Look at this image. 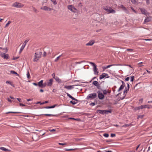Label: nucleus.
I'll return each mask as SVG.
<instances>
[{
	"label": "nucleus",
	"instance_id": "nucleus-1",
	"mask_svg": "<svg viewBox=\"0 0 152 152\" xmlns=\"http://www.w3.org/2000/svg\"><path fill=\"white\" fill-rule=\"evenodd\" d=\"M42 52L41 51L37 52L35 53L34 61H37L41 57Z\"/></svg>",
	"mask_w": 152,
	"mask_h": 152
},
{
	"label": "nucleus",
	"instance_id": "nucleus-2",
	"mask_svg": "<svg viewBox=\"0 0 152 152\" xmlns=\"http://www.w3.org/2000/svg\"><path fill=\"white\" fill-rule=\"evenodd\" d=\"M97 96V94L96 93H94L91 94L87 96V99H95Z\"/></svg>",
	"mask_w": 152,
	"mask_h": 152
},
{
	"label": "nucleus",
	"instance_id": "nucleus-3",
	"mask_svg": "<svg viewBox=\"0 0 152 152\" xmlns=\"http://www.w3.org/2000/svg\"><path fill=\"white\" fill-rule=\"evenodd\" d=\"M12 6L16 8H20L23 7L24 5L17 2H16L12 4Z\"/></svg>",
	"mask_w": 152,
	"mask_h": 152
},
{
	"label": "nucleus",
	"instance_id": "nucleus-4",
	"mask_svg": "<svg viewBox=\"0 0 152 152\" xmlns=\"http://www.w3.org/2000/svg\"><path fill=\"white\" fill-rule=\"evenodd\" d=\"M67 8L68 10L74 13L76 12L77 11V10L72 5H68Z\"/></svg>",
	"mask_w": 152,
	"mask_h": 152
},
{
	"label": "nucleus",
	"instance_id": "nucleus-5",
	"mask_svg": "<svg viewBox=\"0 0 152 152\" xmlns=\"http://www.w3.org/2000/svg\"><path fill=\"white\" fill-rule=\"evenodd\" d=\"M148 108L149 109L150 107H148V105H141L140 106L136 107L135 108L134 110H139L140 109H142L143 108Z\"/></svg>",
	"mask_w": 152,
	"mask_h": 152
},
{
	"label": "nucleus",
	"instance_id": "nucleus-6",
	"mask_svg": "<svg viewBox=\"0 0 152 152\" xmlns=\"http://www.w3.org/2000/svg\"><path fill=\"white\" fill-rule=\"evenodd\" d=\"M127 88L126 87L125 88L124 91V96L122 98H121V100H123L125 98L128 91H129V83H127Z\"/></svg>",
	"mask_w": 152,
	"mask_h": 152
},
{
	"label": "nucleus",
	"instance_id": "nucleus-7",
	"mask_svg": "<svg viewBox=\"0 0 152 152\" xmlns=\"http://www.w3.org/2000/svg\"><path fill=\"white\" fill-rule=\"evenodd\" d=\"M104 9L109 13H115V11L111 7H104Z\"/></svg>",
	"mask_w": 152,
	"mask_h": 152
},
{
	"label": "nucleus",
	"instance_id": "nucleus-8",
	"mask_svg": "<svg viewBox=\"0 0 152 152\" xmlns=\"http://www.w3.org/2000/svg\"><path fill=\"white\" fill-rule=\"evenodd\" d=\"M97 93L98 94V97L100 99H103L104 98V95L102 94L100 91H98Z\"/></svg>",
	"mask_w": 152,
	"mask_h": 152
},
{
	"label": "nucleus",
	"instance_id": "nucleus-9",
	"mask_svg": "<svg viewBox=\"0 0 152 152\" xmlns=\"http://www.w3.org/2000/svg\"><path fill=\"white\" fill-rule=\"evenodd\" d=\"M0 56L5 59H7L9 58V55L4 53L0 52Z\"/></svg>",
	"mask_w": 152,
	"mask_h": 152
},
{
	"label": "nucleus",
	"instance_id": "nucleus-10",
	"mask_svg": "<svg viewBox=\"0 0 152 152\" xmlns=\"http://www.w3.org/2000/svg\"><path fill=\"white\" fill-rule=\"evenodd\" d=\"M28 40H26L24 42H23V45L22 47H21V48L20 49L19 53H20L22 51V50H23L24 48L26 43L28 42Z\"/></svg>",
	"mask_w": 152,
	"mask_h": 152
},
{
	"label": "nucleus",
	"instance_id": "nucleus-11",
	"mask_svg": "<svg viewBox=\"0 0 152 152\" xmlns=\"http://www.w3.org/2000/svg\"><path fill=\"white\" fill-rule=\"evenodd\" d=\"M120 7L121 8L122 10L126 14H129V12L128 10L123 5H121Z\"/></svg>",
	"mask_w": 152,
	"mask_h": 152
},
{
	"label": "nucleus",
	"instance_id": "nucleus-12",
	"mask_svg": "<svg viewBox=\"0 0 152 152\" xmlns=\"http://www.w3.org/2000/svg\"><path fill=\"white\" fill-rule=\"evenodd\" d=\"M53 79H50L47 82V85L48 86H51L53 84Z\"/></svg>",
	"mask_w": 152,
	"mask_h": 152
},
{
	"label": "nucleus",
	"instance_id": "nucleus-13",
	"mask_svg": "<svg viewBox=\"0 0 152 152\" xmlns=\"http://www.w3.org/2000/svg\"><path fill=\"white\" fill-rule=\"evenodd\" d=\"M95 42L94 40H92L90 41L88 43L86 44V46H91L93 45Z\"/></svg>",
	"mask_w": 152,
	"mask_h": 152
},
{
	"label": "nucleus",
	"instance_id": "nucleus-14",
	"mask_svg": "<svg viewBox=\"0 0 152 152\" xmlns=\"http://www.w3.org/2000/svg\"><path fill=\"white\" fill-rule=\"evenodd\" d=\"M139 9L142 14H143L145 15H146L147 11H146V10L145 8H140Z\"/></svg>",
	"mask_w": 152,
	"mask_h": 152
},
{
	"label": "nucleus",
	"instance_id": "nucleus-15",
	"mask_svg": "<svg viewBox=\"0 0 152 152\" xmlns=\"http://www.w3.org/2000/svg\"><path fill=\"white\" fill-rule=\"evenodd\" d=\"M107 76H108V75L107 74L105 73H103L101 75H100L99 79H102Z\"/></svg>",
	"mask_w": 152,
	"mask_h": 152
},
{
	"label": "nucleus",
	"instance_id": "nucleus-16",
	"mask_svg": "<svg viewBox=\"0 0 152 152\" xmlns=\"http://www.w3.org/2000/svg\"><path fill=\"white\" fill-rule=\"evenodd\" d=\"M75 85H73L72 86H64V88H66L68 90H70L74 88L73 86Z\"/></svg>",
	"mask_w": 152,
	"mask_h": 152
},
{
	"label": "nucleus",
	"instance_id": "nucleus-17",
	"mask_svg": "<svg viewBox=\"0 0 152 152\" xmlns=\"http://www.w3.org/2000/svg\"><path fill=\"white\" fill-rule=\"evenodd\" d=\"M66 94L67 95V96L70 98L71 99H72L74 100H75V101H77V102L78 101V100H77L74 98L70 94H69V93H66Z\"/></svg>",
	"mask_w": 152,
	"mask_h": 152
},
{
	"label": "nucleus",
	"instance_id": "nucleus-18",
	"mask_svg": "<svg viewBox=\"0 0 152 152\" xmlns=\"http://www.w3.org/2000/svg\"><path fill=\"white\" fill-rule=\"evenodd\" d=\"M66 94L67 95V96L70 98L71 99H72L74 100H75V101H77V102L78 101V100H77L74 98L70 94H69V93H66Z\"/></svg>",
	"mask_w": 152,
	"mask_h": 152
},
{
	"label": "nucleus",
	"instance_id": "nucleus-19",
	"mask_svg": "<svg viewBox=\"0 0 152 152\" xmlns=\"http://www.w3.org/2000/svg\"><path fill=\"white\" fill-rule=\"evenodd\" d=\"M66 94L67 95V96L70 98L71 99H72L74 100H75V101H77V102L78 101V100H77L74 98L70 94H69V93H66Z\"/></svg>",
	"mask_w": 152,
	"mask_h": 152
},
{
	"label": "nucleus",
	"instance_id": "nucleus-20",
	"mask_svg": "<svg viewBox=\"0 0 152 152\" xmlns=\"http://www.w3.org/2000/svg\"><path fill=\"white\" fill-rule=\"evenodd\" d=\"M96 112L98 113L104 114H105V110H98L96 111Z\"/></svg>",
	"mask_w": 152,
	"mask_h": 152
},
{
	"label": "nucleus",
	"instance_id": "nucleus-21",
	"mask_svg": "<svg viewBox=\"0 0 152 152\" xmlns=\"http://www.w3.org/2000/svg\"><path fill=\"white\" fill-rule=\"evenodd\" d=\"M43 80H41L38 83V86L40 88H42Z\"/></svg>",
	"mask_w": 152,
	"mask_h": 152
},
{
	"label": "nucleus",
	"instance_id": "nucleus-22",
	"mask_svg": "<svg viewBox=\"0 0 152 152\" xmlns=\"http://www.w3.org/2000/svg\"><path fill=\"white\" fill-rule=\"evenodd\" d=\"M41 9L45 10L50 11L52 10V9L51 8H49L46 6H44L42 8H41Z\"/></svg>",
	"mask_w": 152,
	"mask_h": 152
},
{
	"label": "nucleus",
	"instance_id": "nucleus-23",
	"mask_svg": "<svg viewBox=\"0 0 152 152\" xmlns=\"http://www.w3.org/2000/svg\"><path fill=\"white\" fill-rule=\"evenodd\" d=\"M89 64H91L93 66V70L97 69L96 65L94 63L92 62H89Z\"/></svg>",
	"mask_w": 152,
	"mask_h": 152
},
{
	"label": "nucleus",
	"instance_id": "nucleus-24",
	"mask_svg": "<svg viewBox=\"0 0 152 152\" xmlns=\"http://www.w3.org/2000/svg\"><path fill=\"white\" fill-rule=\"evenodd\" d=\"M0 149L2 150V151H10V150L7 149L5 148L4 147H0Z\"/></svg>",
	"mask_w": 152,
	"mask_h": 152
},
{
	"label": "nucleus",
	"instance_id": "nucleus-25",
	"mask_svg": "<svg viewBox=\"0 0 152 152\" xmlns=\"http://www.w3.org/2000/svg\"><path fill=\"white\" fill-rule=\"evenodd\" d=\"M55 79L56 81L59 83H61V80L59 79L58 77L56 76V77L54 78Z\"/></svg>",
	"mask_w": 152,
	"mask_h": 152
},
{
	"label": "nucleus",
	"instance_id": "nucleus-26",
	"mask_svg": "<svg viewBox=\"0 0 152 152\" xmlns=\"http://www.w3.org/2000/svg\"><path fill=\"white\" fill-rule=\"evenodd\" d=\"M151 21V18L148 17L146 19L144 20V23L147 22H149Z\"/></svg>",
	"mask_w": 152,
	"mask_h": 152
},
{
	"label": "nucleus",
	"instance_id": "nucleus-27",
	"mask_svg": "<svg viewBox=\"0 0 152 152\" xmlns=\"http://www.w3.org/2000/svg\"><path fill=\"white\" fill-rule=\"evenodd\" d=\"M125 86V85H121V86H120V87L119 88V89H118V91L119 92L121 90L123 89L124 88V87Z\"/></svg>",
	"mask_w": 152,
	"mask_h": 152
},
{
	"label": "nucleus",
	"instance_id": "nucleus-28",
	"mask_svg": "<svg viewBox=\"0 0 152 152\" xmlns=\"http://www.w3.org/2000/svg\"><path fill=\"white\" fill-rule=\"evenodd\" d=\"M20 112H9L6 113V114L9 113H20Z\"/></svg>",
	"mask_w": 152,
	"mask_h": 152
},
{
	"label": "nucleus",
	"instance_id": "nucleus-29",
	"mask_svg": "<svg viewBox=\"0 0 152 152\" xmlns=\"http://www.w3.org/2000/svg\"><path fill=\"white\" fill-rule=\"evenodd\" d=\"M98 69L97 68L94 69L93 70L94 72V74L95 75H98L99 73V72L97 71Z\"/></svg>",
	"mask_w": 152,
	"mask_h": 152
},
{
	"label": "nucleus",
	"instance_id": "nucleus-30",
	"mask_svg": "<svg viewBox=\"0 0 152 152\" xmlns=\"http://www.w3.org/2000/svg\"><path fill=\"white\" fill-rule=\"evenodd\" d=\"M10 73L11 74H15V75L16 76H18L19 75L17 72H15L14 71L11 70L10 71Z\"/></svg>",
	"mask_w": 152,
	"mask_h": 152
},
{
	"label": "nucleus",
	"instance_id": "nucleus-31",
	"mask_svg": "<svg viewBox=\"0 0 152 152\" xmlns=\"http://www.w3.org/2000/svg\"><path fill=\"white\" fill-rule=\"evenodd\" d=\"M92 84L94 86H96L98 84H99V83L97 81H95L93 82Z\"/></svg>",
	"mask_w": 152,
	"mask_h": 152
},
{
	"label": "nucleus",
	"instance_id": "nucleus-32",
	"mask_svg": "<svg viewBox=\"0 0 152 152\" xmlns=\"http://www.w3.org/2000/svg\"><path fill=\"white\" fill-rule=\"evenodd\" d=\"M114 65H114V64L109 65L107 66L103 67V69L104 70V69H107V68L110 67V66H113Z\"/></svg>",
	"mask_w": 152,
	"mask_h": 152
},
{
	"label": "nucleus",
	"instance_id": "nucleus-33",
	"mask_svg": "<svg viewBox=\"0 0 152 152\" xmlns=\"http://www.w3.org/2000/svg\"><path fill=\"white\" fill-rule=\"evenodd\" d=\"M77 103V102L74 100V101H70V103L72 104H75Z\"/></svg>",
	"mask_w": 152,
	"mask_h": 152
},
{
	"label": "nucleus",
	"instance_id": "nucleus-34",
	"mask_svg": "<svg viewBox=\"0 0 152 152\" xmlns=\"http://www.w3.org/2000/svg\"><path fill=\"white\" fill-rule=\"evenodd\" d=\"M27 76L28 79H30L31 77L30 75L29 71H28L27 74Z\"/></svg>",
	"mask_w": 152,
	"mask_h": 152
},
{
	"label": "nucleus",
	"instance_id": "nucleus-35",
	"mask_svg": "<svg viewBox=\"0 0 152 152\" xmlns=\"http://www.w3.org/2000/svg\"><path fill=\"white\" fill-rule=\"evenodd\" d=\"M105 110V114H108V113H111L112 112V111L111 110Z\"/></svg>",
	"mask_w": 152,
	"mask_h": 152
},
{
	"label": "nucleus",
	"instance_id": "nucleus-36",
	"mask_svg": "<svg viewBox=\"0 0 152 152\" xmlns=\"http://www.w3.org/2000/svg\"><path fill=\"white\" fill-rule=\"evenodd\" d=\"M103 94L104 95H106L107 94V90H103Z\"/></svg>",
	"mask_w": 152,
	"mask_h": 152
},
{
	"label": "nucleus",
	"instance_id": "nucleus-37",
	"mask_svg": "<svg viewBox=\"0 0 152 152\" xmlns=\"http://www.w3.org/2000/svg\"><path fill=\"white\" fill-rule=\"evenodd\" d=\"M45 115L47 116H54L55 115L53 114H44Z\"/></svg>",
	"mask_w": 152,
	"mask_h": 152
},
{
	"label": "nucleus",
	"instance_id": "nucleus-38",
	"mask_svg": "<svg viewBox=\"0 0 152 152\" xmlns=\"http://www.w3.org/2000/svg\"><path fill=\"white\" fill-rule=\"evenodd\" d=\"M62 55L59 56L55 60V61L57 62V61L59 59V58Z\"/></svg>",
	"mask_w": 152,
	"mask_h": 152
},
{
	"label": "nucleus",
	"instance_id": "nucleus-39",
	"mask_svg": "<svg viewBox=\"0 0 152 152\" xmlns=\"http://www.w3.org/2000/svg\"><path fill=\"white\" fill-rule=\"evenodd\" d=\"M51 1L53 2L54 4L56 5L57 4V2L56 0H51Z\"/></svg>",
	"mask_w": 152,
	"mask_h": 152
},
{
	"label": "nucleus",
	"instance_id": "nucleus-40",
	"mask_svg": "<svg viewBox=\"0 0 152 152\" xmlns=\"http://www.w3.org/2000/svg\"><path fill=\"white\" fill-rule=\"evenodd\" d=\"M11 23V22L10 21H9L5 25V27H7L9 24Z\"/></svg>",
	"mask_w": 152,
	"mask_h": 152
},
{
	"label": "nucleus",
	"instance_id": "nucleus-41",
	"mask_svg": "<svg viewBox=\"0 0 152 152\" xmlns=\"http://www.w3.org/2000/svg\"><path fill=\"white\" fill-rule=\"evenodd\" d=\"M47 83H43V86L42 88H44L45 87L46 85H47Z\"/></svg>",
	"mask_w": 152,
	"mask_h": 152
},
{
	"label": "nucleus",
	"instance_id": "nucleus-42",
	"mask_svg": "<svg viewBox=\"0 0 152 152\" xmlns=\"http://www.w3.org/2000/svg\"><path fill=\"white\" fill-rule=\"evenodd\" d=\"M48 102H49L48 101H46L44 102H42V103H41L40 104L41 105L43 104H44L45 103H48Z\"/></svg>",
	"mask_w": 152,
	"mask_h": 152
},
{
	"label": "nucleus",
	"instance_id": "nucleus-43",
	"mask_svg": "<svg viewBox=\"0 0 152 152\" xmlns=\"http://www.w3.org/2000/svg\"><path fill=\"white\" fill-rule=\"evenodd\" d=\"M74 149H65V151H71L74 150Z\"/></svg>",
	"mask_w": 152,
	"mask_h": 152
},
{
	"label": "nucleus",
	"instance_id": "nucleus-44",
	"mask_svg": "<svg viewBox=\"0 0 152 152\" xmlns=\"http://www.w3.org/2000/svg\"><path fill=\"white\" fill-rule=\"evenodd\" d=\"M103 135L106 137H107L109 136V134H104Z\"/></svg>",
	"mask_w": 152,
	"mask_h": 152
},
{
	"label": "nucleus",
	"instance_id": "nucleus-45",
	"mask_svg": "<svg viewBox=\"0 0 152 152\" xmlns=\"http://www.w3.org/2000/svg\"><path fill=\"white\" fill-rule=\"evenodd\" d=\"M131 1L133 4H135L136 2V0H131Z\"/></svg>",
	"mask_w": 152,
	"mask_h": 152
},
{
	"label": "nucleus",
	"instance_id": "nucleus-46",
	"mask_svg": "<svg viewBox=\"0 0 152 152\" xmlns=\"http://www.w3.org/2000/svg\"><path fill=\"white\" fill-rule=\"evenodd\" d=\"M134 76H132L131 77V81L132 82H133L134 80Z\"/></svg>",
	"mask_w": 152,
	"mask_h": 152
},
{
	"label": "nucleus",
	"instance_id": "nucleus-47",
	"mask_svg": "<svg viewBox=\"0 0 152 152\" xmlns=\"http://www.w3.org/2000/svg\"><path fill=\"white\" fill-rule=\"evenodd\" d=\"M58 143L59 145H66V143H61L60 142H58Z\"/></svg>",
	"mask_w": 152,
	"mask_h": 152
},
{
	"label": "nucleus",
	"instance_id": "nucleus-48",
	"mask_svg": "<svg viewBox=\"0 0 152 152\" xmlns=\"http://www.w3.org/2000/svg\"><path fill=\"white\" fill-rule=\"evenodd\" d=\"M131 9H132V10L135 13H137L136 12V11L134 10V8L132 7H131Z\"/></svg>",
	"mask_w": 152,
	"mask_h": 152
},
{
	"label": "nucleus",
	"instance_id": "nucleus-49",
	"mask_svg": "<svg viewBox=\"0 0 152 152\" xmlns=\"http://www.w3.org/2000/svg\"><path fill=\"white\" fill-rule=\"evenodd\" d=\"M97 87V88L98 89H101V87L100 86V84H98L97 86H96Z\"/></svg>",
	"mask_w": 152,
	"mask_h": 152
},
{
	"label": "nucleus",
	"instance_id": "nucleus-50",
	"mask_svg": "<svg viewBox=\"0 0 152 152\" xmlns=\"http://www.w3.org/2000/svg\"><path fill=\"white\" fill-rule=\"evenodd\" d=\"M129 126V125L128 124H125V125L123 126H122V127H127V126Z\"/></svg>",
	"mask_w": 152,
	"mask_h": 152
},
{
	"label": "nucleus",
	"instance_id": "nucleus-51",
	"mask_svg": "<svg viewBox=\"0 0 152 152\" xmlns=\"http://www.w3.org/2000/svg\"><path fill=\"white\" fill-rule=\"evenodd\" d=\"M32 8H33V10H34V11L35 12H37V10L34 7H32Z\"/></svg>",
	"mask_w": 152,
	"mask_h": 152
},
{
	"label": "nucleus",
	"instance_id": "nucleus-52",
	"mask_svg": "<svg viewBox=\"0 0 152 152\" xmlns=\"http://www.w3.org/2000/svg\"><path fill=\"white\" fill-rule=\"evenodd\" d=\"M56 106H57V104H55L52 106H50V108H54Z\"/></svg>",
	"mask_w": 152,
	"mask_h": 152
},
{
	"label": "nucleus",
	"instance_id": "nucleus-53",
	"mask_svg": "<svg viewBox=\"0 0 152 152\" xmlns=\"http://www.w3.org/2000/svg\"><path fill=\"white\" fill-rule=\"evenodd\" d=\"M129 77H128L125 79V81H128L129 80Z\"/></svg>",
	"mask_w": 152,
	"mask_h": 152
},
{
	"label": "nucleus",
	"instance_id": "nucleus-54",
	"mask_svg": "<svg viewBox=\"0 0 152 152\" xmlns=\"http://www.w3.org/2000/svg\"><path fill=\"white\" fill-rule=\"evenodd\" d=\"M95 104L94 102H92L91 104H90V105H91L92 106H93L95 105Z\"/></svg>",
	"mask_w": 152,
	"mask_h": 152
},
{
	"label": "nucleus",
	"instance_id": "nucleus-55",
	"mask_svg": "<svg viewBox=\"0 0 152 152\" xmlns=\"http://www.w3.org/2000/svg\"><path fill=\"white\" fill-rule=\"evenodd\" d=\"M110 136L111 137H113L115 136V134H111Z\"/></svg>",
	"mask_w": 152,
	"mask_h": 152
},
{
	"label": "nucleus",
	"instance_id": "nucleus-56",
	"mask_svg": "<svg viewBox=\"0 0 152 152\" xmlns=\"http://www.w3.org/2000/svg\"><path fill=\"white\" fill-rule=\"evenodd\" d=\"M52 76L53 77V78H54L56 77V76H55V73H53L52 75Z\"/></svg>",
	"mask_w": 152,
	"mask_h": 152
},
{
	"label": "nucleus",
	"instance_id": "nucleus-57",
	"mask_svg": "<svg viewBox=\"0 0 152 152\" xmlns=\"http://www.w3.org/2000/svg\"><path fill=\"white\" fill-rule=\"evenodd\" d=\"M19 105L20 106H26V105L25 104H22L21 103H20L19 104Z\"/></svg>",
	"mask_w": 152,
	"mask_h": 152
},
{
	"label": "nucleus",
	"instance_id": "nucleus-58",
	"mask_svg": "<svg viewBox=\"0 0 152 152\" xmlns=\"http://www.w3.org/2000/svg\"><path fill=\"white\" fill-rule=\"evenodd\" d=\"M142 63V62L139 63L138 64L139 66L140 67L143 66V65H142V64H141Z\"/></svg>",
	"mask_w": 152,
	"mask_h": 152
},
{
	"label": "nucleus",
	"instance_id": "nucleus-59",
	"mask_svg": "<svg viewBox=\"0 0 152 152\" xmlns=\"http://www.w3.org/2000/svg\"><path fill=\"white\" fill-rule=\"evenodd\" d=\"M17 99L18 101L19 102H21L22 100H21V99L17 98Z\"/></svg>",
	"mask_w": 152,
	"mask_h": 152
},
{
	"label": "nucleus",
	"instance_id": "nucleus-60",
	"mask_svg": "<svg viewBox=\"0 0 152 152\" xmlns=\"http://www.w3.org/2000/svg\"><path fill=\"white\" fill-rule=\"evenodd\" d=\"M49 130L50 132H52L55 131H56V130L55 129H49Z\"/></svg>",
	"mask_w": 152,
	"mask_h": 152
},
{
	"label": "nucleus",
	"instance_id": "nucleus-61",
	"mask_svg": "<svg viewBox=\"0 0 152 152\" xmlns=\"http://www.w3.org/2000/svg\"><path fill=\"white\" fill-rule=\"evenodd\" d=\"M146 0V2L147 4H148L150 3L149 2V0Z\"/></svg>",
	"mask_w": 152,
	"mask_h": 152
},
{
	"label": "nucleus",
	"instance_id": "nucleus-62",
	"mask_svg": "<svg viewBox=\"0 0 152 152\" xmlns=\"http://www.w3.org/2000/svg\"><path fill=\"white\" fill-rule=\"evenodd\" d=\"M49 49V53H51V52H52V50L51 49H50V48H48Z\"/></svg>",
	"mask_w": 152,
	"mask_h": 152
},
{
	"label": "nucleus",
	"instance_id": "nucleus-63",
	"mask_svg": "<svg viewBox=\"0 0 152 152\" xmlns=\"http://www.w3.org/2000/svg\"><path fill=\"white\" fill-rule=\"evenodd\" d=\"M6 83H8V84H10L11 85V82H10V81H6Z\"/></svg>",
	"mask_w": 152,
	"mask_h": 152
},
{
	"label": "nucleus",
	"instance_id": "nucleus-64",
	"mask_svg": "<svg viewBox=\"0 0 152 152\" xmlns=\"http://www.w3.org/2000/svg\"><path fill=\"white\" fill-rule=\"evenodd\" d=\"M46 52L45 51H44L43 54V56L45 57L46 56Z\"/></svg>",
	"mask_w": 152,
	"mask_h": 152
}]
</instances>
